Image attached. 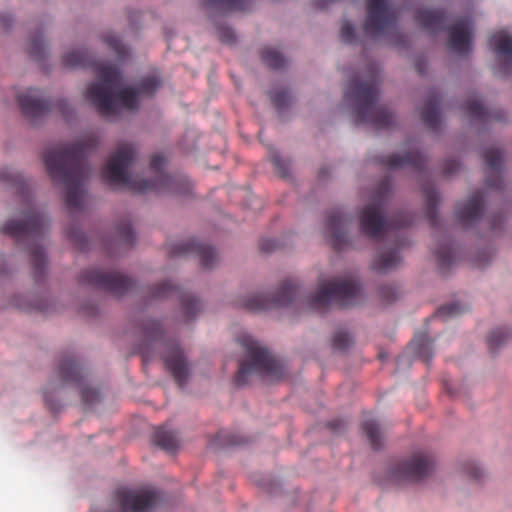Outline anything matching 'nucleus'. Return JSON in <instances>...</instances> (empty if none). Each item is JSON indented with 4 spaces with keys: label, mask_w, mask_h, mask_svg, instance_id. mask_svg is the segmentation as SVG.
Here are the masks:
<instances>
[{
    "label": "nucleus",
    "mask_w": 512,
    "mask_h": 512,
    "mask_svg": "<svg viewBox=\"0 0 512 512\" xmlns=\"http://www.w3.org/2000/svg\"><path fill=\"white\" fill-rule=\"evenodd\" d=\"M62 63L67 68L90 67L95 65L98 80L89 85L86 98L104 117L116 115L119 107L128 110L139 108L140 96H152L160 86L155 76L143 78L136 87H121V73L110 64H96L85 49L66 52Z\"/></svg>",
    "instance_id": "obj_1"
},
{
    "label": "nucleus",
    "mask_w": 512,
    "mask_h": 512,
    "mask_svg": "<svg viewBox=\"0 0 512 512\" xmlns=\"http://www.w3.org/2000/svg\"><path fill=\"white\" fill-rule=\"evenodd\" d=\"M135 157L136 149L133 144H120L102 168L103 180L109 185L125 187L138 193L181 194L185 192V183L182 178L164 173L165 159L161 154H154L150 161V168L155 173V179L139 180L132 177L129 170Z\"/></svg>",
    "instance_id": "obj_2"
},
{
    "label": "nucleus",
    "mask_w": 512,
    "mask_h": 512,
    "mask_svg": "<svg viewBox=\"0 0 512 512\" xmlns=\"http://www.w3.org/2000/svg\"><path fill=\"white\" fill-rule=\"evenodd\" d=\"M95 147V138L88 136L73 144L50 148L44 153L47 172L54 182L64 186L65 202L71 210L82 208L83 181L90 172L86 159Z\"/></svg>",
    "instance_id": "obj_3"
},
{
    "label": "nucleus",
    "mask_w": 512,
    "mask_h": 512,
    "mask_svg": "<svg viewBox=\"0 0 512 512\" xmlns=\"http://www.w3.org/2000/svg\"><path fill=\"white\" fill-rule=\"evenodd\" d=\"M347 101H353L356 124L367 123L376 128H387L393 123V114L384 105H378L379 78L373 72L367 79L350 81L344 93Z\"/></svg>",
    "instance_id": "obj_4"
},
{
    "label": "nucleus",
    "mask_w": 512,
    "mask_h": 512,
    "mask_svg": "<svg viewBox=\"0 0 512 512\" xmlns=\"http://www.w3.org/2000/svg\"><path fill=\"white\" fill-rule=\"evenodd\" d=\"M48 220L46 216L30 207L21 221L10 220L3 227V233L14 238L18 243L29 242V252L34 268V277L39 280L45 271L46 256L44 250L37 242L42 238Z\"/></svg>",
    "instance_id": "obj_5"
},
{
    "label": "nucleus",
    "mask_w": 512,
    "mask_h": 512,
    "mask_svg": "<svg viewBox=\"0 0 512 512\" xmlns=\"http://www.w3.org/2000/svg\"><path fill=\"white\" fill-rule=\"evenodd\" d=\"M239 342L246 352V359L239 362L234 378L237 386L246 385L254 375L270 380H277L283 376L282 364L251 336L242 335Z\"/></svg>",
    "instance_id": "obj_6"
},
{
    "label": "nucleus",
    "mask_w": 512,
    "mask_h": 512,
    "mask_svg": "<svg viewBox=\"0 0 512 512\" xmlns=\"http://www.w3.org/2000/svg\"><path fill=\"white\" fill-rule=\"evenodd\" d=\"M143 335L147 341V344L140 350L144 361H149L152 358L148 349L149 345L161 346L164 349L161 358L166 369L179 386H184L189 377L190 368L180 346L175 342L165 341L162 326L155 320H147L143 324Z\"/></svg>",
    "instance_id": "obj_7"
},
{
    "label": "nucleus",
    "mask_w": 512,
    "mask_h": 512,
    "mask_svg": "<svg viewBox=\"0 0 512 512\" xmlns=\"http://www.w3.org/2000/svg\"><path fill=\"white\" fill-rule=\"evenodd\" d=\"M389 191V180H383L375 193V201L367 205L360 214V229L362 233L370 238H379L382 234L388 233L394 229L409 226L414 221V216L407 212H399L389 221L384 218L382 202L385 200Z\"/></svg>",
    "instance_id": "obj_8"
},
{
    "label": "nucleus",
    "mask_w": 512,
    "mask_h": 512,
    "mask_svg": "<svg viewBox=\"0 0 512 512\" xmlns=\"http://www.w3.org/2000/svg\"><path fill=\"white\" fill-rule=\"evenodd\" d=\"M359 294L354 281L334 278L319 285L316 294L308 299V306L317 311L331 306L346 308L358 302Z\"/></svg>",
    "instance_id": "obj_9"
},
{
    "label": "nucleus",
    "mask_w": 512,
    "mask_h": 512,
    "mask_svg": "<svg viewBox=\"0 0 512 512\" xmlns=\"http://www.w3.org/2000/svg\"><path fill=\"white\" fill-rule=\"evenodd\" d=\"M396 23V13L389 7L387 0H367V16L364 32L367 36L378 38L392 30Z\"/></svg>",
    "instance_id": "obj_10"
},
{
    "label": "nucleus",
    "mask_w": 512,
    "mask_h": 512,
    "mask_svg": "<svg viewBox=\"0 0 512 512\" xmlns=\"http://www.w3.org/2000/svg\"><path fill=\"white\" fill-rule=\"evenodd\" d=\"M300 294V287L292 280L284 281L276 294L269 298L263 294H253L239 301V305L248 311H261L273 306L284 307L293 303Z\"/></svg>",
    "instance_id": "obj_11"
},
{
    "label": "nucleus",
    "mask_w": 512,
    "mask_h": 512,
    "mask_svg": "<svg viewBox=\"0 0 512 512\" xmlns=\"http://www.w3.org/2000/svg\"><path fill=\"white\" fill-rule=\"evenodd\" d=\"M79 282L107 291L115 296L124 295L133 286V281L127 276L118 272L106 273L99 269L82 271Z\"/></svg>",
    "instance_id": "obj_12"
},
{
    "label": "nucleus",
    "mask_w": 512,
    "mask_h": 512,
    "mask_svg": "<svg viewBox=\"0 0 512 512\" xmlns=\"http://www.w3.org/2000/svg\"><path fill=\"white\" fill-rule=\"evenodd\" d=\"M434 469V460L427 452H416L409 459L397 463L391 470L395 481L417 482L428 477Z\"/></svg>",
    "instance_id": "obj_13"
},
{
    "label": "nucleus",
    "mask_w": 512,
    "mask_h": 512,
    "mask_svg": "<svg viewBox=\"0 0 512 512\" xmlns=\"http://www.w3.org/2000/svg\"><path fill=\"white\" fill-rule=\"evenodd\" d=\"M57 374L65 384H75L80 388L81 398L84 404L92 405L98 398V392L88 386H83L82 368L79 362L71 355H64L59 362Z\"/></svg>",
    "instance_id": "obj_14"
},
{
    "label": "nucleus",
    "mask_w": 512,
    "mask_h": 512,
    "mask_svg": "<svg viewBox=\"0 0 512 512\" xmlns=\"http://www.w3.org/2000/svg\"><path fill=\"white\" fill-rule=\"evenodd\" d=\"M116 497L122 512H146L160 500L159 493L154 489H119Z\"/></svg>",
    "instance_id": "obj_15"
},
{
    "label": "nucleus",
    "mask_w": 512,
    "mask_h": 512,
    "mask_svg": "<svg viewBox=\"0 0 512 512\" xmlns=\"http://www.w3.org/2000/svg\"><path fill=\"white\" fill-rule=\"evenodd\" d=\"M168 251L172 257L195 254L199 257L200 264L204 269L213 267L218 260V254L213 247L195 239L171 243L168 245Z\"/></svg>",
    "instance_id": "obj_16"
},
{
    "label": "nucleus",
    "mask_w": 512,
    "mask_h": 512,
    "mask_svg": "<svg viewBox=\"0 0 512 512\" xmlns=\"http://www.w3.org/2000/svg\"><path fill=\"white\" fill-rule=\"evenodd\" d=\"M349 222L350 219L340 209L327 214L325 236L335 250L340 251L348 246L346 228Z\"/></svg>",
    "instance_id": "obj_17"
},
{
    "label": "nucleus",
    "mask_w": 512,
    "mask_h": 512,
    "mask_svg": "<svg viewBox=\"0 0 512 512\" xmlns=\"http://www.w3.org/2000/svg\"><path fill=\"white\" fill-rule=\"evenodd\" d=\"M17 101L23 115L33 123L44 117L51 109V104L40 97V91L27 89L17 95Z\"/></svg>",
    "instance_id": "obj_18"
},
{
    "label": "nucleus",
    "mask_w": 512,
    "mask_h": 512,
    "mask_svg": "<svg viewBox=\"0 0 512 512\" xmlns=\"http://www.w3.org/2000/svg\"><path fill=\"white\" fill-rule=\"evenodd\" d=\"M472 33L473 25L471 19L469 17H462L458 19L449 28L448 44L450 49L459 55L470 52L472 46Z\"/></svg>",
    "instance_id": "obj_19"
},
{
    "label": "nucleus",
    "mask_w": 512,
    "mask_h": 512,
    "mask_svg": "<svg viewBox=\"0 0 512 512\" xmlns=\"http://www.w3.org/2000/svg\"><path fill=\"white\" fill-rule=\"evenodd\" d=\"M483 207V194L481 191H476L467 201L457 204L456 218L460 224L470 226L481 217Z\"/></svg>",
    "instance_id": "obj_20"
},
{
    "label": "nucleus",
    "mask_w": 512,
    "mask_h": 512,
    "mask_svg": "<svg viewBox=\"0 0 512 512\" xmlns=\"http://www.w3.org/2000/svg\"><path fill=\"white\" fill-rule=\"evenodd\" d=\"M464 109L467 116L475 123L486 125L492 121L504 122L506 120L501 110H488L475 95L466 101Z\"/></svg>",
    "instance_id": "obj_21"
},
{
    "label": "nucleus",
    "mask_w": 512,
    "mask_h": 512,
    "mask_svg": "<svg viewBox=\"0 0 512 512\" xmlns=\"http://www.w3.org/2000/svg\"><path fill=\"white\" fill-rule=\"evenodd\" d=\"M497 57L501 60V70L507 74L512 70V37L506 31H498L489 39Z\"/></svg>",
    "instance_id": "obj_22"
},
{
    "label": "nucleus",
    "mask_w": 512,
    "mask_h": 512,
    "mask_svg": "<svg viewBox=\"0 0 512 512\" xmlns=\"http://www.w3.org/2000/svg\"><path fill=\"white\" fill-rule=\"evenodd\" d=\"M483 157L489 169L486 177V186L493 189H501L503 187L502 170V152L496 148H488L484 151Z\"/></svg>",
    "instance_id": "obj_23"
},
{
    "label": "nucleus",
    "mask_w": 512,
    "mask_h": 512,
    "mask_svg": "<svg viewBox=\"0 0 512 512\" xmlns=\"http://www.w3.org/2000/svg\"><path fill=\"white\" fill-rule=\"evenodd\" d=\"M380 163L389 168L395 170L406 166L413 167L417 170H422L425 165V157L416 150H411L403 155L393 154L389 157H382Z\"/></svg>",
    "instance_id": "obj_24"
},
{
    "label": "nucleus",
    "mask_w": 512,
    "mask_h": 512,
    "mask_svg": "<svg viewBox=\"0 0 512 512\" xmlns=\"http://www.w3.org/2000/svg\"><path fill=\"white\" fill-rule=\"evenodd\" d=\"M440 102V94L433 91L430 93L421 109V118L424 124L432 130H436L440 124Z\"/></svg>",
    "instance_id": "obj_25"
},
{
    "label": "nucleus",
    "mask_w": 512,
    "mask_h": 512,
    "mask_svg": "<svg viewBox=\"0 0 512 512\" xmlns=\"http://www.w3.org/2000/svg\"><path fill=\"white\" fill-rule=\"evenodd\" d=\"M417 22L427 31L435 33L444 30L445 12L438 9H423L416 15Z\"/></svg>",
    "instance_id": "obj_26"
},
{
    "label": "nucleus",
    "mask_w": 512,
    "mask_h": 512,
    "mask_svg": "<svg viewBox=\"0 0 512 512\" xmlns=\"http://www.w3.org/2000/svg\"><path fill=\"white\" fill-rule=\"evenodd\" d=\"M401 262L398 249H388L379 253L372 262V268L380 273H385L395 267Z\"/></svg>",
    "instance_id": "obj_27"
},
{
    "label": "nucleus",
    "mask_w": 512,
    "mask_h": 512,
    "mask_svg": "<svg viewBox=\"0 0 512 512\" xmlns=\"http://www.w3.org/2000/svg\"><path fill=\"white\" fill-rule=\"evenodd\" d=\"M250 0H204V6L211 11L227 13L246 10Z\"/></svg>",
    "instance_id": "obj_28"
},
{
    "label": "nucleus",
    "mask_w": 512,
    "mask_h": 512,
    "mask_svg": "<svg viewBox=\"0 0 512 512\" xmlns=\"http://www.w3.org/2000/svg\"><path fill=\"white\" fill-rule=\"evenodd\" d=\"M432 340L427 334L421 333L416 335L409 344V349L413 351L415 356L422 358L429 364L433 356Z\"/></svg>",
    "instance_id": "obj_29"
},
{
    "label": "nucleus",
    "mask_w": 512,
    "mask_h": 512,
    "mask_svg": "<svg viewBox=\"0 0 512 512\" xmlns=\"http://www.w3.org/2000/svg\"><path fill=\"white\" fill-rule=\"evenodd\" d=\"M153 442L162 449L173 452L179 446V440L174 431L167 430L165 426L155 430Z\"/></svg>",
    "instance_id": "obj_30"
},
{
    "label": "nucleus",
    "mask_w": 512,
    "mask_h": 512,
    "mask_svg": "<svg viewBox=\"0 0 512 512\" xmlns=\"http://www.w3.org/2000/svg\"><path fill=\"white\" fill-rule=\"evenodd\" d=\"M423 193L426 200V216L431 226H436L438 224L437 205L439 202V194L431 185L423 186Z\"/></svg>",
    "instance_id": "obj_31"
},
{
    "label": "nucleus",
    "mask_w": 512,
    "mask_h": 512,
    "mask_svg": "<svg viewBox=\"0 0 512 512\" xmlns=\"http://www.w3.org/2000/svg\"><path fill=\"white\" fill-rule=\"evenodd\" d=\"M439 270L445 273L454 262L453 249L450 243H442L434 252Z\"/></svg>",
    "instance_id": "obj_32"
},
{
    "label": "nucleus",
    "mask_w": 512,
    "mask_h": 512,
    "mask_svg": "<svg viewBox=\"0 0 512 512\" xmlns=\"http://www.w3.org/2000/svg\"><path fill=\"white\" fill-rule=\"evenodd\" d=\"M362 429L366 434L371 447L374 450L382 447V435L378 423L373 419H367L362 423Z\"/></svg>",
    "instance_id": "obj_33"
},
{
    "label": "nucleus",
    "mask_w": 512,
    "mask_h": 512,
    "mask_svg": "<svg viewBox=\"0 0 512 512\" xmlns=\"http://www.w3.org/2000/svg\"><path fill=\"white\" fill-rule=\"evenodd\" d=\"M261 59L265 65L274 70L281 69L285 65L283 55L272 47H264L262 49Z\"/></svg>",
    "instance_id": "obj_34"
},
{
    "label": "nucleus",
    "mask_w": 512,
    "mask_h": 512,
    "mask_svg": "<svg viewBox=\"0 0 512 512\" xmlns=\"http://www.w3.org/2000/svg\"><path fill=\"white\" fill-rule=\"evenodd\" d=\"M180 301L186 320H192L202 310L200 301L190 294H182Z\"/></svg>",
    "instance_id": "obj_35"
},
{
    "label": "nucleus",
    "mask_w": 512,
    "mask_h": 512,
    "mask_svg": "<svg viewBox=\"0 0 512 512\" xmlns=\"http://www.w3.org/2000/svg\"><path fill=\"white\" fill-rule=\"evenodd\" d=\"M270 98L279 112L283 111L292 102V96L284 89L271 91Z\"/></svg>",
    "instance_id": "obj_36"
},
{
    "label": "nucleus",
    "mask_w": 512,
    "mask_h": 512,
    "mask_svg": "<svg viewBox=\"0 0 512 512\" xmlns=\"http://www.w3.org/2000/svg\"><path fill=\"white\" fill-rule=\"evenodd\" d=\"M465 308L460 303L454 302L450 304H446L441 306L436 314L434 315V318H441L446 319L448 317H454L457 315H460L464 312Z\"/></svg>",
    "instance_id": "obj_37"
},
{
    "label": "nucleus",
    "mask_w": 512,
    "mask_h": 512,
    "mask_svg": "<svg viewBox=\"0 0 512 512\" xmlns=\"http://www.w3.org/2000/svg\"><path fill=\"white\" fill-rule=\"evenodd\" d=\"M104 42L107 44V46L112 49L116 54L117 56L122 59L126 56L127 54V50H126V47L123 45V43L121 42V40L119 39L118 36L114 35V34H106L104 36Z\"/></svg>",
    "instance_id": "obj_38"
},
{
    "label": "nucleus",
    "mask_w": 512,
    "mask_h": 512,
    "mask_svg": "<svg viewBox=\"0 0 512 512\" xmlns=\"http://www.w3.org/2000/svg\"><path fill=\"white\" fill-rule=\"evenodd\" d=\"M508 333L503 328L493 330L487 338V344L491 351L499 348L507 339Z\"/></svg>",
    "instance_id": "obj_39"
},
{
    "label": "nucleus",
    "mask_w": 512,
    "mask_h": 512,
    "mask_svg": "<svg viewBox=\"0 0 512 512\" xmlns=\"http://www.w3.org/2000/svg\"><path fill=\"white\" fill-rule=\"evenodd\" d=\"M352 344L351 336L343 331H336L332 338V346L335 350L344 351Z\"/></svg>",
    "instance_id": "obj_40"
},
{
    "label": "nucleus",
    "mask_w": 512,
    "mask_h": 512,
    "mask_svg": "<svg viewBox=\"0 0 512 512\" xmlns=\"http://www.w3.org/2000/svg\"><path fill=\"white\" fill-rule=\"evenodd\" d=\"M178 288L172 285L169 281H164L158 285H156L152 289V297L153 298H164L169 297L174 292H177Z\"/></svg>",
    "instance_id": "obj_41"
},
{
    "label": "nucleus",
    "mask_w": 512,
    "mask_h": 512,
    "mask_svg": "<svg viewBox=\"0 0 512 512\" xmlns=\"http://www.w3.org/2000/svg\"><path fill=\"white\" fill-rule=\"evenodd\" d=\"M117 231L123 243L132 245L135 242V234L129 222L120 223L117 227Z\"/></svg>",
    "instance_id": "obj_42"
},
{
    "label": "nucleus",
    "mask_w": 512,
    "mask_h": 512,
    "mask_svg": "<svg viewBox=\"0 0 512 512\" xmlns=\"http://www.w3.org/2000/svg\"><path fill=\"white\" fill-rule=\"evenodd\" d=\"M269 157L270 161L275 167L276 172L282 177L287 176L289 171L287 162L284 159H282V157L277 152L270 153Z\"/></svg>",
    "instance_id": "obj_43"
},
{
    "label": "nucleus",
    "mask_w": 512,
    "mask_h": 512,
    "mask_svg": "<svg viewBox=\"0 0 512 512\" xmlns=\"http://www.w3.org/2000/svg\"><path fill=\"white\" fill-rule=\"evenodd\" d=\"M44 40L42 35H38L32 38L29 47V53L37 59H40L44 55Z\"/></svg>",
    "instance_id": "obj_44"
},
{
    "label": "nucleus",
    "mask_w": 512,
    "mask_h": 512,
    "mask_svg": "<svg viewBox=\"0 0 512 512\" xmlns=\"http://www.w3.org/2000/svg\"><path fill=\"white\" fill-rule=\"evenodd\" d=\"M217 35L222 43L231 45L236 42L235 32L228 26H219L217 28Z\"/></svg>",
    "instance_id": "obj_45"
},
{
    "label": "nucleus",
    "mask_w": 512,
    "mask_h": 512,
    "mask_svg": "<svg viewBox=\"0 0 512 512\" xmlns=\"http://www.w3.org/2000/svg\"><path fill=\"white\" fill-rule=\"evenodd\" d=\"M340 38L344 43L351 44L355 41L354 27L350 22H344L340 29Z\"/></svg>",
    "instance_id": "obj_46"
},
{
    "label": "nucleus",
    "mask_w": 512,
    "mask_h": 512,
    "mask_svg": "<svg viewBox=\"0 0 512 512\" xmlns=\"http://www.w3.org/2000/svg\"><path fill=\"white\" fill-rule=\"evenodd\" d=\"M0 180L12 184H18L21 182L20 176L9 171L7 168L0 169Z\"/></svg>",
    "instance_id": "obj_47"
},
{
    "label": "nucleus",
    "mask_w": 512,
    "mask_h": 512,
    "mask_svg": "<svg viewBox=\"0 0 512 512\" xmlns=\"http://www.w3.org/2000/svg\"><path fill=\"white\" fill-rule=\"evenodd\" d=\"M459 162L456 159H447L443 165V174L450 176L459 168Z\"/></svg>",
    "instance_id": "obj_48"
},
{
    "label": "nucleus",
    "mask_w": 512,
    "mask_h": 512,
    "mask_svg": "<svg viewBox=\"0 0 512 512\" xmlns=\"http://www.w3.org/2000/svg\"><path fill=\"white\" fill-rule=\"evenodd\" d=\"M279 248V243L275 239H264L260 243V249L263 252H272Z\"/></svg>",
    "instance_id": "obj_49"
},
{
    "label": "nucleus",
    "mask_w": 512,
    "mask_h": 512,
    "mask_svg": "<svg viewBox=\"0 0 512 512\" xmlns=\"http://www.w3.org/2000/svg\"><path fill=\"white\" fill-rule=\"evenodd\" d=\"M56 108L65 119H67V120L70 119L72 109L70 108V106L66 100H59L56 104Z\"/></svg>",
    "instance_id": "obj_50"
},
{
    "label": "nucleus",
    "mask_w": 512,
    "mask_h": 512,
    "mask_svg": "<svg viewBox=\"0 0 512 512\" xmlns=\"http://www.w3.org/2000/svg\"><path fill=\"white\" fill-rule=\"evenodd\" d=\"M466 472L467 474L472 477L473 479H476V480H479L481 479L482 477V470L481 468H479L478 466H476L475 464H469L467 467H466Z\"/></svg>",
    "instance_id": "obj_51"
},
{
    "label": "nucleus",
    "mask_w": 512,
    "mask_h": 512,
    "mask_svg": "<svg viewBox=\"0 0 512 512\" xmlns=\"http://www.w3.org/2000/svg\"><path fill=\"white\" fill-rule=\"evenodd\" d=\"M381 297L386 299L388 302L393 301L396 298V292L392 287H383L380 290Z\"/></svg>",
    "instance_id": "obj_52"
},
{
    "label": "nucleus",
    "mask_w": 512,
    "mask_h": 512,
    "mask_svg": "<svg viewBox=\"0 0 512 512\" xmlns=\"http://www.w3.org/2000/svg\"><path fill=\"white\" fill-rule=\"evenodd\" d=\"M345 426V422L341 419L332 420L328 423V427L335 432L343 431Z\"/></svg>",
    "instance_id": "obj_53"
},
{
    "label": "nucleus",
    "mask_w": 512,
    "mask_h": 512,
    "mask_svg": "<svg viewBox=\"0 0 512 512\" xmlns=\"http://www.w3.org/2000/svg\"><path fill=\"white\" fill-rule=\"evenodd\" d=\"M503 224V219H502V216H494L492 219H491V230L493 232H496L499 228H501Z\"/></svg>",
    "instance_id": "obj_54"
},
{
    "label": "nucleus",
    "mask_w": 512,
    "mask_h": 512,
    "mask_svg": "<svg viewBox=\"0 0 512 512\" xmlns=\"http://www.w3.org/2000/svg\"><path fill=\"white\" fill-rule=\"evenodd\" d=\"M1 21H2V25L4 28H9L10 24L12 22V19L10 16H4L1 18Z\"/></svg>",
    "instance_id": "obj_55"
},
{
    "label": "nucleus",
    "mask_w": 512,
    "mask_h": 512,
    "mask_svg": "<svg viewBox=\"0 0 512 512\" xmlns=\"http://www.w3.org/2000/svg\"><path fill=\"white\" fill-rule=\"evenodd\" d=\"M416 70L419 72V74H423L424 73L422 65H421L420 62L416 63Z\"/></svg>",
    "instance_id": "obj_56"
},
{
    "label": "nucleus",
    "mask_w": 512,
    "mask_h": 512,
    "mask_svg": "<svg viewBox=\"0 0 512 512\" xmlns=\"http://www.w3.org/2000/svg\"><path fill=\"white\" fill-rule=\"evenodd\" d=\"M242 443H243V441H242V440H239V439H233V440L231 441V444H233V445H240V444H242Z\"/></svg>",
    "instance_id": "obj_57"
}]
</instances>
